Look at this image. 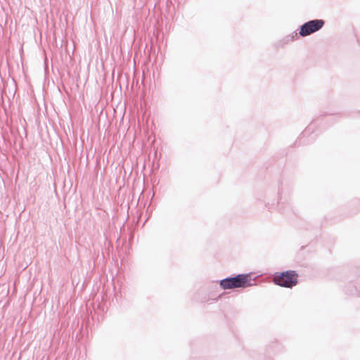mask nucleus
<instances>
[{"label": "nucleus", "mask_w": 360, "mask_h": 360, "mask_svg": "<svg viewBox=\"0 0 360 360\" xmlns=\"http://www.w3.org/2000/svg\"><path fill=\"white\" fill-rule=\"evenodd\" d=\"M250 274H240L228 276L219 282V286L223 290H231L235 288H245L253 285Z\"/></svg>", "instance_id": "nucleus-1"}, {"label": "nucleus", "mask_w": 360, "mask_h": 360, "mask_svg": "<svg viewBox=\"0 0 360 360\" xmlns=\"http://www.w3.org/2000/svg\"><path fill=\"white\" fill-rule=\"evenodd\" d=\"M298 274L294 270L275 272L273 274V282L275 285L283 288H291L298 283Z\"/></svg>", "instance_id": "nucleus-2"}, {"label": "nucleus", "mask_w": 360, "mask_h": 360, "mask_svg": "<svg viewBox=\"0 0 360 360\" xmlns=\"http://www.w3.org/2000/svg\"><path fill=\"white\" fill-rule=\"evenodd\" d=\"M325 21L322 19H314L309 20L299 28V34L302 37L309 36L320 30L324 25Z\"/></svg>", "instance_id": "nucleus-3"}, {"label": "nucleus", "mask_w": 360, "mask_h": 360, "mask_svg": "<svg viewBox=\"0 0 360 360\" xmlns=\"http://www.w3.org/2000/svg\"><path fill=\"white\" fill-rule=\"evenodd\" d=\"M297 38V32H294L291 35L286 36L284 39V43H288L290 41H294L295 39Z\"/></svg>", "instance_id": "nucleus-4"}, {"label": "nucleus", "mask_w": 360, "mask_h": 360, "mask_svg": "<svg viewBox=\"0 0 360 360\" xmlns=\"http://www.w3.org/2000/svg\"><path fill=\"white\" fill-rule=\"evenodd\" d=\"M311 126L307 127L305 130L302 133V136H306L311 131Z\"/></svg>", "instance_id": "nucleus-5"}]
</instances>
